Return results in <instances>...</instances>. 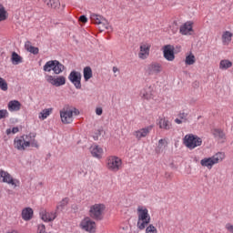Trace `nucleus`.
<instances>
[{
  "mask_svg": "<svg viewBox=\"0 0 233 233\" xmlns=\"http://www.w3.org/2000/svg\"><path fill=\"white\" fill-rule=\"evenodd\" d=\"M27 147L39 148V144L35 140V133H29L28 135L15 138V148L16 150H26Z\"/></svg>",
  "mask_w": 233,
  "mask_h": 233,
  "instance_id": "f257e3e1",
  "label": "nucleus"
},
{
  "mask_svg": "<svg viewBox=\"0 0 233 233\" xmlns=\"http://www.w3.org/2000/svg\"><path fill=\"white\" fill-rule=\"evenodd\" d=\"M137 214V228H139V230H145V228H147L150 223V215L148 214V209L138 207Z\"/></svg>",
  "mask_w": 233,
  "mask_h": 233,
  "instance_id": "f03ea898",
  "label": "nucleus"
},
{
  "mask_svg": "<svg viewBox=\"0 0 233 233\" xmlns=\"http://www.w3.org/2000/svg\"><path fill=\"white\" fill-rule=\"evenodd\" d=\"M224 159H225V153L218 152L211 157L202 159L200 161V165L202 167H207L208 168H212L214 165H218V163L223 161Z\"/></svg>",
  "mask_w": 233,
  "mask_h": 233,
  "instance_id": "7ed1b4c3",
  "label": "nucleus"
},
{
  "mask_svg": "<svg viewBox=\"0 0 233 233\" xmlns=\"http://www.w3.org/2000/svg\"><path fill=\"white\" fill-rule=\"evenodd\" d=\"M105 208H106V207H105L104 204H95L91 206L89 209L90 218L95 219V221H103Z\"/></svg>",
  "mask_w": 233,
  "mask_h": 233,
  "instance_id": "20e7f679",
  "label": "nucleus"
},
{
  "mask_svg": "<svg viewBox=\"0 0 233 233\" xmlns=\"http://www.w3.org/2000/svg\"><path fill=\"white\" fill-rule=\"evenodd\" d=\"M203 140L196 135H186L184 137V145L190 150H194L197 147H201Z\"/></svg>",
  "mask_w": 233,
  "mask_h": 233,
  "instance_id": "39448f33",
  "label": "nucleus"
},
{
  "mask_svg": "<svg viewBox=\"0 0 233 233\" xmlns=\"http://www.w3.org/2000/svg\"><path fill=\"white\" fill-rule=\"evenodd\" d=\"M121 158L116 156L108 157H107V168L108 170H111L112 172H117L119 168H121L122 165Z\"/></svg>",
  "mask_w": 233,
  "mask_h": 233,
  "instance_id": "423d86ee",
  "label": "nucleus"
},
{
  "mask_svg": "<svg viewBox=\"0 0 233 233\" xmlns=\"http://www.w3.org/2000/svg\"><path fill=\"white\" fill-rule=\"evenodd\" d=\"M90 19L95 25H103L106 30L112 32V26L108 23V20H106L105 17L99 15L92 14L90 15Z\"/></svg>",
  "mask_w": 233,
  "mask_h": 233,
  "instance_id": "0eeeda50",
  "label": "nucleus"
},
{
  "mask_svg": "<svg viewBox=\"0 0 233 233\" xmlns=\"http://www.w3.org/2000/svg\"><path fill=\"white\" fill-rule=\"evenodd\" d=\"M81 72L76 70L71 71L68 76L69 81L72 83V85H74L76 90H81Z\"/></svg>",
  "mask_w": 233,
  "mask_h": 233,
  "instance_id": "6e6552de",
  "label": "nucleus"
},
{
  "mask_svg": "<svg viewBox=\"0 0 233 233\" xmlns=\"http://www.w3.org/2000/svg\"><path fill=\"white\" fill-rule=\"evenodd\" d=\"M47 83H50L53 86H63V85H66V77L63 76H46Z\"/></svg>",
  "mask_w": 233,
  "mask_h": 233,
  "instance_id": "1a4fd4ad",
  "label": "nucleus"
},
{
  "mask_svg": "<svg viewBox=\"0 0 233 233\" xmlns=\"http://www.w3.org/2000/svg\"><path fill=\"white\" fill-rule=\"evenodd\" d=\"M60 117L64 125H70V123L74 121V111L64 107L63 110L60 111Z\"/></svg>",
  "mask_w": 233,
  "mask_h": 233,
  "instance_id": "9d476101",
  "label": "nucleus"
},
{
  "mask_svg": "<svg viewBox=\"0 0 233 233\" xmlns=\"http://www.w3.org/2000/svg\"><path fill=\"white\" fill-rule=\"evenodd\" d=\"M163 72V66L157 62H153L147 66V73L148 76H157Z\"/></svg>",
  "mask_w": 233,
  "mask_h": 233,
  "instance_id": "9b49d317",
  "label": "nucleus"
},
{
  "mask_svg": "<svg viewBox=\"0 0 233 233\" xmlns=\"http://www.w3.org/2000/svg\"><path fill=\"white\" fill-rule=\"evenodd\" d=\"M81 228L83 230H86V232L89 233H95L96 232V222L90 219V218H86L84 220H82Z\"/></svg>",
  "mask_w": 233,
  "mask_h": 233,
  "instance_id": "f8f14e48",
  "label": "nucleus"
},
{
  "mask_svg": "<svg viewBox=\"0 0 233 233\" xmlns=\"http://www.w3.org/2000/svg\"><path fill=\"white\" fill-rule=\"evenodd\" d=\"M174 50H176V48L172 45H166L163 46V54L167 61H174V59H176V55H174Z\"/></svg>",
  "mask_w": 233,
  "mask_h": 233,
  "instance_id": "ddd939ff",
  "label": "nucleus"
},
{
  "mask_svg": "<svg viewBox=\"0 0 233 233\" xmlns=\"http://www.w3.org/2000/svg\"><path fill=\"white\" fill-rule=\"evenodd\" d=\"M0 177L3 178V183H8V185H13V187H17L19 180L14 179L8 172L1 170Z\"/></svg>",
  "mask_w": 233,
  "mask_h": 233,
  "instance_id": "4468645a",
  "label": "nucleus"
},
{
  "mask_svg": "<svg viewBox=\"0 0 233 233\" xmlns=\"http://www.w3.org/2000/svg\"><path fill=\"white\" fill-rule=\"evenodd\" d=\"M154 128V126H148L144 128H141L133 133V136L137 137V139H141L142 137H147L148 134H150L151 130Z\"/></svg>",
  "mask_w": 233,
  "mask_h": 233,
  "instance_id": "2eb2a0df",
  "label": "nucleus"
},
{
  "mask_svg": "<svg viewBox=\"0 0 233 233\" xmlns=\"http://www.w3.org/2000/svg\"><path fill=\"white\" fill-rule=\"evenodd\" d=\"M150 56V46L147 45L140 46V52L138 53V57L140 59H147Z\"/></svg>",
  "mask_w": 233,
  "mask_h": 233,
  "instance_id": "dca6fc26",
  "label": "nucleus"
},
{
  "mask_svg": "<svg viewBox=\"0 0 233 233\" xmlns=\"http://www.w3.org/2000/svg\"><path fill=\"white\" fill-rule=\"evenodd\" d=\"M34 218V209L32 208H25L22 210V219L24 221H30Z\"/></svg>",
  "mask_w": 233,
  "mask_h": 233,
  "instance_id": "f3484780",
  "label": "nucleus"
},
{
  "mask_svg": "<svg viewBox=\"0 0 233 233\" xmlns=\"http://www.w3.org/2000/svg\"><path fill=\"white\" fill-rule=\"evenodd\" d=\"M8 110H10V112H19V110H21V102L17 100H11L8 103Z\"/></svg>",
  "mask_w": 233,
  "mask_h": 233,
  "instance_id": "a211bd4d",
  "label": "nucleus"
},
{
  "mask_svg": "<svg viewBox=\"0 0 233 233\" xmlns=\"http://www.w3.org/2000/svg\"><path fill=\"white\" fill-rule=\"evenodd\" d=\"M48 8H52L53 10H57L61 6V3L59 0H42Z\"/></svg>",
  "mask_w": 233,
  "mask_h": 233,
  "instance_id": "6ab92c4d",
  "label": "nucleus"
},
{
  "mask_svg": "<svg viewBox=\"0 0 233 233\" xmlns=\"http://www.w3.org/2000/svg\"><path fill=\"white\" fill-rule=\"evenodd\" d=\"M213 136L216 137V139H218V141H222V143H225V139H227L225 132L219 128H215L213 130Z\"/></svg>",
  "mask_w": 233,
  "mask_h": 233,
  "instance_id": "aec40b11",
  "label": "nucleus"
},
{
  "mask_svg": "<svg viewBox=\"0 0 233 233\" xmlns=\"http://www.w3.org/2000/svg\"><path fill=\"white\" fill-rule=\"evenodd\" d=\"M159 128H162L164 130H170L172 128V123L168 121L167 118H159L158 121Z\"/></svg>",
  "mask_w": 233,
  "mask_h": 233,
  "instance_id": "412c9836",
  "label": "nucleus"
},
{
  "mask_svg": "<svg viewBox=\"0 0 233 233\" xmlns=\"http://www.w3.org/2000/svg\"><path fill=\"white\" fill-rule=\"evenodd\" d=\"M54 74L59 76L62 72H65V66L59 62V60H55V66L53 69Z\"/></svg>",
  "mask_w": 233,
  "mask_h": 233,
  "instance_id": "4be33fe9",
  "label": "nucleus"
},
{
  "mask_svg": "<svg viewBox=\"0 0 233 233\" xmlns=\"http://www.w3.org/2000/svg\"><path fill=\"white\" fill-rule=\"evenodd\" d=\"M91 154L93 157H96V159H101L103 156V148L99 147V146H95L91 147Z\"/></svg>",
  "mask_w": 233,
  "mask_h": 233,
  "instance_id": "5701e85b",
  "label": "nucleus"
},
{
  "mask_svg": "<svg viewBox=\"0 0 233 233\" xmlns=\"http://www.w3.org/2000/svg\"><path fill=\"white\" fill-rule=\"evenodd\" d=\"M189 32H192V23L187 22L180 27V34L182 35H188Z\"/></svg>",
  "mask_w": 233,
  "mask_h": 233,
  "instance_id": "b1692460",
  "label": "nucleus"
},
{
  "mask_svg": "<svg viewBox=\"0 0 233 233\" xmlns=\"http://www.w3.org/2000/svg\"><path fill=\"white\" fill-rule=\"evenodd\" d=\"M11 63L12 65H21V63H23V57L16 52H13L11 56Z\"/></svg>",
  "mask_w": 233,
  "mask_h": 233,
  "instance_id": "393cba45",
  "label": "nucleus"
},
{
  "mask_svg": "<svg viewBox=\"0 0 233 233\" xmlns=\"http://www.w3.org/2000/svg\"><path fill=\"white\" fill-rule=\"evenodd\" d=\"M41 219L46 222L54 221L57 218V215L52 213V217H48V214H46V211H42L40 213Z\"/></svg>",
  "mask_w": 233,
  "mask_h": 233,
  "instance_id": "a878e982",
  "label": "nucleus"
},
{
  "mask_svg": "<svg viewBox=\"0 0 233 233\" xmlns=\"http://www.w3.org/2000/svg\"><path fill=\"white\" fill-rule=\"evenodd\" d=\"M25 50H27V52H30V54H33L34 56H37V54H39V47L30 46V41H27L25 43Z\"/></svg>",
  "mask_w": 233,
  "mask_h": 233,
  "instance_id": "bb28decb",
  "label": "nucleus"
},
{
  "mask_svg": "<svg viewBox=\"0 0 233 233\" xmlns=\"http://www.w3.org/2000/svg\"><path fill=\"white\" fill-rule=\"evenodd\" d=\"M53 110H54L53 108L43 109L38 115L39 119H41L42 121H45V119H46V117H48V116L52 114Z\"/></svg>",
  "mask_w": 233,
  "mask_h": 233,
  "instance_id": "cd10ccee",
  "label": "nucleus"
},
{
  "mask_svg": "<svg viewBox=\"0 0 233 233\" xmlns=\"http://www.w3.org/2000/svg\"><path fill=\"white\" fill-rule=\"evenodd\" d=\"M232 62L228 59L221 60L219 63V68L220 70H228V68H231Z\"/></svg>",
  "mask_w": 233,
  "mask_h": 233,
  "instance_id": "c85d7f7f",
  "label": "nucleus"
},
{
  "mask_svg": "<svg viewBox=\"0 0 233 233\" xmlns=\"http://www.w3.org/2000/svg\"><path fill=\"white\" fill-rule=\"evenodd\" d=\"M83 73H84V79H85V81H88L89 79H92V76H93V74H92V67L86 66L84 68Z\"/></svg>",
  "mask_w": 233,
  "mask_h": 233,
  "instance_id": "c756f323",
  "label": "nucleus"
},
{
  "mask_svg": "<svg viewBox=\"0 0 233 233\" xmlns=\"http://www.w3.org/2000/svg\"><path fill=\"white\" fill-rule=\"evenodd\" d=\"M56 65V60H50L46 63L44 66V72H50L51 70L54 71V66Z\"/></svg>",
  "mask_w": 233,
  "mask_h": 233,
  "instance_id": "7c9ffc66",
  "label": "nucleus"
},
{
  "mask_svg": "<svg viewBox=\"0 0 233 233\" xmlns=\"http://www.w3.org/2000/svg\"><path fill=\"white\" fill-rule=\"evenodd\" d=\"M141 96H142V97H144V99H152V89H151V87H147L146 89H144L141 92Z\"/></svg>",
  "mask_w": 233,
  "mask_h": 233,
  "instance_id": "2f4dec72",
  "label": "nucleus"
},
{
  "mask_svg": "<svg viewBox=\"0 0 233 233\" xmlns=\"http://www.w3.org/2000/svg\"><path fill=\"white\" fill-rule=\"evenodd\" d=\"M222 41L223 43H230L232 41V33L226 31L222 35Z\"/></svg>",
  "mask_w": 233,
  "mask_h": 233,
  "instance_id": "473e14b6",
  "label": "nucleus"
},
{
  "mask_svg": "<svg viewBox=\"0 0 233 233\" xmlns=\"http://www.w3.org/2000/svg\"><path fill=\"white\" fill-rule=\"evenodd\" d=\"M66 205H68V198H66L59 202V205L56 206V210L62 211L66 207Z\"/></svg>",
  "mask_w": 233,
  "mask_h": 233,
  "instance_id": "72a5a7b5",
  "label": "nucleus"
},
{
  "mask_svg": "<svg viewBox=\"0 0 233 233\" xmlns=\"http://www.w3.org/2000/svg\"><path fill=\"white\" fill-rule=\"evenodd\" d=\"M186 65H194L196 63V56L193 54L188 55L186 56L185 60Z\"/></svg>",
  "mask_w": 233,
  "mask_h": 233,
  "instance_id": "f704fd0d",
  "label": "nucleus"
},
{
  "mask_svg": "<svg viewBox=\"0 0 233 233\" xmlns=\"http://www.w3.org/2000/svg\"><path fill=\"white\" fill-rule=\"evenodd\" d=\"M167 141L165 139H160L158 141V146L157 147V152H163V148H165V147H167Z\"/></svg>",
  "mask_w": 233,
  "mask_h": 233,
  "instance_id": "c9c22d12",
  "label": "nucleus"
},
{
  "mask_svg": "<svg viewBox=\"0 0 233 233\" xmlns=\"http://www.w3.org/2000/svg\"><path fill=\"white\" fill-rule=\"evenodd\" d=\"M0 88L4 92H6V90H8V83H6V80H5V78L3 77H0Z\"/></svg>",
  "mask_w": 233,
  "mask_h": 233,
  "instance_id": "e433bc0d",
  "label": "nucleus"
},
{
  "mask_svg": "<svg viewBox=\"0 0 233 233\" xmlns=\"http://www.w3.org/2000/svg\"><path fill=\"white\" fill-rule=\"evenodd\" d=\"M6 19V10L3 5H0V22L5 21Z\"/></svg>",
  "mask_w": 233,
  "mask_h": 233,
  "instance_id": "4c0bfd02",
  "label": "nucleus"
},
{
  "mask_svg": "<svg viewBox=\"0 0 233 233\" xmlns=\"http://www.w3.org/2000/svg\"><path fill=\"white\" fill-rule=\"evenodd\" d=\"M146 233H157V228H156V227H154V225L150 224L146 228Z\"/></svg>",
  "mask_w": 233,
  "mask_h": 233,
  "instance_id": "58836bf2",
  "label": "nucleus"
},
{
  "mask_svg": "<svg viewBox=\"0 0 233 233\" xmlns=\"http://www.w3.org/2000/svg\"><path fill=\"white\" fill-rule=\"evenodd\" d=\"M5 117H8V111L5 109L0 110V119H5Z\"/></svg>",
  "mask_w": 233,
  "mask_h": 233,
  "instance_id": "ea45409f",
  "label": "nucleus"
},
{
  "mask_svg": "<svg viewBox=\"0 0 233 233\" xmlns=\"http://www.w3.org/2000/svg\"><path fill=\"white\" fill-rule=\"evenodd\" d=\"M102 132H103V129H98V130L95 133V135L93 136V139H94L95 141H97V139H99V136H101Z\"/></svg>",
  "mask_w": 233,
  "mask_h": 233,
  "instance_id": "a19ab883",
  "label": "nucleus"
},
{
  "mask_svg": "<svg viewBox=\"0 0 233 233\" xmlns=\"http://www.w3.org/2000/svg\"><path fill=\"white\" fill-rule=\"evenodd\" d=\"M38 233H46V228L44 224L38 226Z\"/></svg>",
  "mask_w": 233,
  "mask_h": 233,
  "instance_id": "79ce46f5",
  "label": "nucleus"
},
{
  "mask_svg": "<svg viewBox=\"0 0 233 233\" xmlns=\"http://www.w3.org/2000/svg\"><path fill=\"white\" fill-rule=\"evenodd\" d=\"M79 21H80V23H87L88 22V18H86V15H80V17H79Z\"/></svg>",
  "mask_w": 233,
  "mask_h": 233,
  "instance_id": "37998d69",
  "label": "nucleus"
},
{
  "mask_svg": "<svg viewBox=\"0 0 233 233\" xmlns=\"http://www.w3.org/2000/svg\"><path fill=\"white\" fill-rule=\"evenodd\" d=\"M187 116H188V114H187V113H180V114H179L180 119H183L184 122H187Z\"/></svg>",
  "mask_w": 233,
  "mask_h": 233,
  "instance_id": "c03bdc74",
  "label": "nucleus"
},
{
  "mask_svg": "<svg viewBox=\"0 0 233 233\" xmlns=\"http://www.w3.org/2000/svg\"><path fill=\"white\" fill-rule=\"evenodd\" d=\"M226 228L228 232L233 233V225L230 223L226 224Z\"/></svg>",
  "mask_w": 233,
  "mask_h": 233,
  "instance_id": "a18cd8bd",
  "label": "nucleus"
},
{
  "mask_svg": "<svg viewBox=\"0 0 233 233\" xmlns=\"http://www.w3.org/2000/svg\"><path fill=\"white\" fill-rule=\"evenodd\" d=\"M96 116H102L103 115V108L97 107L96 109Z\"/></svg>",
  "mask_w": 233,
  "mask_h": 233,
  "instance_id": "49530a36",
  "label": "nucleus"
},
{
  "mask_svg": "<svg viewBox=\"0 0 233 233\" xmlns=\"http://www.w3.org/2000/svg\"><path fill=\"white\" fill-rule=\"evenodd\" d=\"M19 132V127H15L12 128V134H17Z\"/></svg>",
  "mask_w": 233,
  "mask_h": 233,
  "instance_id": "de8ad7c7",
  "label": "nucleus"
},
{
  "mask_svg": "<svg viewBox=\"0 0 233 233\" xmlns=\"http://www.w3.org/2000/svg\"><path fill=\"white\" fill-rule=\"evenodd\" d=\"M73 114H75V116H79V109L74 107V110H72Z\"/></svg>",
  "mask_w": 233,
  "mask_h": 233,
  "instance_id": "09e8293b",
  "label": "nucleus"
},
{
  "mask_svg": "<svg viewBox=\"0 0 233 233\" xmlns=\"http://www.w3.org/2000/svg\"><path fill=\"white\" fill-rule=\"evenodd\" d=\"M193 88H199V83L198 81L193 83Z\"/></svg>",
  "mask_w": 233,
  "mask_h": 233,
  "instance_id": "8fccbe9b",
  "label": "nucleus"
},
{
  "mask_svg": "<svg viewBox=\"0 0 233 233\" xmlns=\"http://www.w3.org/2000/svg\"><path fill=\"white\" fill-rule=\"evenodd\" d=\"M99 30H100V32H104L105 30H106V28H105L104 25H100Z\"/></svg>",
  "mask_w": 233,
  "mask_h": 233,
  "instance_id": "3c124183",
  "label": "nucleus"
},
{
  "mask_svg": "<svg viewBox=\"0 0 233 233\" xmlns=\"http://www.w3.org/2000/svg\"><path fill=\"white\" fill-rule=\"evenodd\" d=\"M175 123H177V125H181V123H183V121L179 118H176Z\"/></svg>",
  "mask_w": 233,
  "mask_h": 233,
  "instance_id": "603ef678",
  "label": "nucleus"
},
{
  "mask_svg": "<svg viewBox=\"0 0 233 233\" xmlns=\"http://www.w3.org/2000/svg\"><path fill=\"white\" fill-rule=\"evenodd\" d=\"M113 72L116 74V72H119V68L117 66H113Z\"/></svg>",
  "mask_w": 233,
  "mask_h": 233,
  "instance_id": "864d4df0",
  "label": "nucleus"
},
{
  "mask_svg": "<svg viewBox=\"0 0 233 233\" xmlns=\"http://www.w3.org/2000/svg\"><path fill=\"white\" fill-rule=\"evenodd\" d=\"M6 134L7 136H10V134H12V129L10 128L6 129Z\"/></svg>",
  "mask_w": 233,
  "mask_h": 233,
  "instance_id": "5fc2aeb1",
  "label": "nucleus"
},
{
  "mask_svg": "<svg viewBox=\"0 0 233 233\" xmlns=\"http://www.w3.org/2000/svg\"><path fill=\"white\" fill-rule=\"evenodd\" d=\"M52 214H56V213L51 212V213L47 214V218H52Z\"/></svg>",
  "mask_w": 233,
  "mask_h": 233,
  "instance_id": "6e6d98bb",
  "label": "nucleus"
},
{
  "mask_svg": "<svg viewBox=\"0 0 233 233\" xmlns=\"http://www.w3.org/2000/svg\"><path fill=\"white\" fill-rule=\"evenodd\" d=\"M65 6H66V5H62V8H65Z\"/></svg>",
  "mask_w": 233,
  "mask_h": 233,
  "instance_id": "4d7b16f0",
  "label": "nucleus"
}]
</instances>
